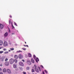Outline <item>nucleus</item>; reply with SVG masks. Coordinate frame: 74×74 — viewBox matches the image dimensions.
<instances>
[{
    "mask_svg": "<svg viewBox=\"0 0 74 74\" xmlns=\"http://www.w3.org/2000/svg\"><path fill=\"white\" fill-rule=\"evenodd\" d=\"M34 69L35 71H36L37 72H39V70L40 71H41V69L39 67H38V68L39 70H38V67L36 65H34Z\"/></svg>",
    "mask_w": 74,
    "mask_h": 74,
    "instance_id": "f257e3e1",
    "label": "nucleus"
},
{
    "mask_svg": "<svg viewBox=\"0 0 74 74\" xmlns=\"http://www.w3.org/2000/svg\"><path fill=\"white\" fill-rule=\"evenodd\" d=\"M14 59H11L9 61L10 63L11 64H12L14 63Z\"/></svg>",
    "mask_w": 74,
    "mask_h": 74,
    "instance_id": "f03ea898",
    "label": "nucleus"
},
{
    "mask_svg": "<svg viewBox=\"0 0 74 74\" xmlns=\"http://www.w3.org/2000/svg\"><path fill=\"white\" fill-rule=\"evenodd\" d=\"M3 45L4 47L8 46V43L7 42V41H5L3 43Z\"/></svg>",
    "mask_w": 74,
    "mask_h": 74,
    "instance_id": "7ed1b4c3",
    "label": "nucleus"
},
{
    "mask_svg": "<svg viewBox=\"0 0 74 74\" xmlns=\"http://www.w3.org/2000/svg\"><path fill=\"white\" fill-rule=\"evenodd\" d=\"M18 57V58L20 59H22L23 58V56H22V55L21 54L19 55Z\"/></svg>",
    "mask_w": 74,
    "mask_h": 74,
    "instance_id": "20e7f679",
    "label": "nucleus"
},
{
    "mask_svg": "<svg viewBox=\"0 0 74 74\" xmlns=\"http://www.w3.org/2000/svg\"><path fill=\"white\" fill-rule=\"evenodd\" d=\"M4 27V26L2 24H0V28L1 29H3Z\"/></svg>",
    "mask_w": 74,
    "mask_h": 74,
    "instance_id": "39448f33",
    "label": "nucleus"
},
{
    "mask_svg": "<svg viewBox=\"0 0 74 74\" xmlns=\"http://www.w3.org/2000/svg\"><path fill=\"white\" fill-rule=\"evenodd\" d=\"M4 59L5 58L4 57L0 58V61H1L2 62H3L4 61Z\"/></svg>",
    "mask_w": 74,
    "mask_h": 74,
    "instance_id": "423d86ee",
    "label": "nucleus"
},
{
    "mask_svg": "<svg viewBox=\"0 0 74 74\" xmlns=\"http://www.w3.org/2000/svg\"><path fill=\"white\" fill-rule=\"evenodd\" d=\"M19 65L21 66H24V64H23V63L22 62H20L19 63Z\"/></svg>",
    "mask_w": 74,
    "mask_h": 74,
    "instance_id": "0eeeda50",
    "label": "nucleus"
},
{
    "mask_svg": "<svg viewBox=\"0 0 74 74\" xmlns=\"http://www.w3.org/2000/svg\"><path fill=\"white\" fill-rule=\"evenodd\" d=\"M7 72L9 73L10 74L11 73V70L9 69H7Z\"/></svg>",
    "mask_w": 74,
    "mask_h": 74,
    "instance_id": "6e6552de",
    "label": "nucleus"
},
{
    "mask_svg": "<svg viewBox=\"0 0 74 74\" xmlns=\"http://www.w3.org/2000/svg\"><path fill=\"white\" fill-rule=\"evenodd\" d=\"M27 63L28 64L30 65L31 64V62H30V61L29 60H28L27 61Z\"/></svg>",
    "mask_w": 74,
    "mask_h": 74,
    "instance_id": "1a4fd4ad",
    "label": "nucleus"
},
{
    "mask_svg": "<svg viewBox=\"0 0 74 74\" xmlns=\"http://www.w3.org/2000/svg\"><path fill=\"white\" fill-rule=\"evenodd\" d=\"M3 41L0 40V46L2 45L3 44Z\"/></svg>",
    "mask_w": 74,
    "mask_h": 74,
    "instance_id": "9d476101",
    "label": "nucleus"
},
{
    "mask_svg": "<svg viewBox=\"0 0 74 74\" xmlns=\"http://www.w3.org/2000/svg\"><path fill=\"white\" fill-rule=\"evenodd\" d=\"M5 65L6 66H8L9 65V63L8 62H6L5 63Z\"/></svg>",
    "mask_w": 74,
    "mask_h": 74,
    "instance_id": "9b49d317",
    "label": "nucleus"
},
{
    "mask_svg": "<svg viewBox=\"0 0 74 74\" xmlns=\"http://www.w3.org/2000/svg\"><path fill=\"white\" fill-rule=\"evenodd\" d=\"M8 36V33L7 32H6L4 34V36L5 37H7Z\"/></svg>",
    "mask_w": 74,
    "mask_h": 74,
    "instance_id": "f8f14e48",
    "label": "nucleus"
},
{
    "mask_svg": "<svg viewBox=\"0 0 74 74\" xmlns=\"http://www.w3.org/2000/svg\"><path fill=\"white\" fill-rule=\"evenodd\" d=\"M13 67L14 68H16L17 67V65L16 64H14L13 65Z\"/></svg>",
    "mask_w": 74,
    "mask_h": 74,
    "instance_id": "ddd939ff",
    "label": "nucleus"
},
{
    "mask_svg": "<svg viewBox=\"0 0 74 74\" xmlns=\"http://www.w3.org/2000/svg\"><path fill=\"white\" fill-rule=\"evenodd\" d=\"M7 71V70L5 68H4L3 70V72L4 73H5Z\"/></svg>",
    "mask_w": 74,
    "mask_h": 74,
    "instance_id": "4468645a",
    "label": "nucleus"
},
{
    "mask_svg": "<svg viewBox=\"0 0 74 74\" xmlns=\"http://www.w3.org/2000/svg\"><path fill=\"white\" fill-rule=\"evenodd\" d=\"M18 58V56L16 55L14 56V58L15 59H17Z\"/></svg>",
    "mask_w": 74,
    "mask_h": 74,
    "instance_id": "2eb2a0df",
    "label": "nucleus"
},
{
    "mask_svg": "<svg viewBox=\"0 0 74 74\" xmlns=\"http://www.w3.org/2000/svg\"><path fill=\"white\" fill-rule=\"evenodd\" d=\"M36 62H37V63H38V61H39V60L38 58H36Z\"/></svg>",
    "mask_w": 74,
    "mask_h": 74,
    "instance_id": "dca6fc26",
    "label": "nucleus"
},
{
    "mask_svg": "<svg viewBox=\"0 0 74 74\" xmlns=\"http://www.w3.org/2000/svg\"><path fill=\"white\" fill-rule=\"evenodd\" d=\"M31 61L33 63H34V60L33 58H32V59H31Z\"/></svg>",
    "mask_w": 74,
    "mask_h": 74,
    "instance_id": "f3484780",
    "label": "nucleus"
},
{
    "mask_svg": "<svg viewBox=\"0 0 74 74\" xmlns=\"http://www.w3.org/2000/svg\"><path fill=\"white\" fill-rule=\"evenodd\" d=\"M28 56L30 57H32V55L30 53H29L28 54Z\"/></svg>",
    "mask_w": 74,
    "mask_h": 74,
    "instance_id": "a211bd4d",
    "label": "nucleus"
},
{
    "mask_svg": "<svg viewBox=\"0 0 74 74\" xmlns=\"http://www.w3.org/2000/svg\"><path fill=\"white\" fill-rule=\"evenodd\" d=\"M8 53V51H5V52H4V54H7V53Z\"/></svg>",
    "mask_w": 74,
    "mask_h": 74,
    "instance_id": "6ab92c4d",
    "label": "nucleus"
},
{
    "mask_svg": "<svg viewBox=\"0 0 74 74\" xmlns=\"http://www.w3.org/2000/svg\"><path fill=\"white\" fill-rule=\"evenodd\" d=\"M11 24H12V29H14V27L13 25H12V23Z\"/></svg>",
    "mask_w": 74,
    "mask_h": 74,
    "instance_id": "aec40b11",
    "label": "nucleus"
},
{
    "mask_svg": "<svg viewBox=\"0 0 74 74\" xmlns=\"http://www.w3.org/2000/svg\"><path fill=\"white\" fill-rule=\"evenodd\" d=\"M20 52H22V51H21V50H18V51H16L17 53H19Z\"/></svg>",
    "mask_w": 74,
    "mask_h": 74,
    "instance_id": "412c9836",
    "label": "nucleus"
},
{
    "mask_svg": "<svg viewBox=\"0 0 74 74\" xmlns=\"http://www.w3.org/2000/svg\"><path fill=\"white\" fill-rule=\"evenodd\" d=\"M10 49L11 51H13L14 50L13 48H10Z\"/></svg>",
    "mask_w": 74,
    "mask_h": 74,
    "instance_id": "4be33fe9",
    "label": "nucleus"
},
{
    "mask_svg": "<svg viewBox=\"0 0 74 74\" xmlns=\"http://www.w3.org/2000/svg\"><path fill=\"white\" fill-rule=\"evenodd\" d=\"M26 69L27 70H29L30 69V68L29 67H27L26 68Z\"/></svg>",
    "mask_w": 74,
    "mask_h": 74,
    "instance_id": "5701e85b",
    "label": "nucleus"
},
{
    "mask_svg": "<svg viewBox=\"0 0 74 74\" xmlns=\"http://www.w3.org/2000/svg\"><path fill=\"white\" fill-rule=\"evenodd\" d=\"M8 58H6L5 59V62H7L8 61Z\"/></svg>",
    "mask_w": 74,
    "mask_h": 74,
    "instance_id": "b1692460",
    "label": "nucleus"
},
{
    "mask_svg": "<svg viewBox=\"0 0 74 74\" xmlns=\"http://www.w3.org/2000/svg\"><path fill=\"white\" fill-rule=\"evenodd\" d=\"M3 52H4V51H0V53L1 54Z\"/></svg>",
    "mask_w": 74,
    "mask_h": 74,
    "instance_id": "393cba45",
    "label": "nucleus"
},
{
    "mask_svg": "<svg viewBox=\"0 0 74 74\" xmlns=\"http://www.w3.org/2000/svg\"><path fill=\"white\" fill-rule=\"evenodd\" d=\"M14 62H15L16 63L17 62V60L15 59L14 60Z\"/></svg>",
    "mask_w": 74,
    "mask_h": 74,
    "instance_id": "a878e982",
    "label": "nucleus"
},
{
    "mask_svg": "<svg viewBox=\"0 0 74 74\" xmlns=\"http://www.w3.org/2000/svg\"><path fill=\"white\" fill-rule=\"evenodd\" d=\"M3 51H7V49H3Z\"/></svg>",
    "mask_w": 74,
    "mask_h": 74,
    "instance_id": "bb28decb",
    "label": "nucleus"
},
{
    "mask_svg": "<svg viewBox=\"0 0 74 74\" xmlns=\"http://www.w3.org/2000/svg\"><path fill=\"white\" fill-rule=\"evenodd\" d=\"M35 71L34 69H32V72H34Z\"/></svg>",
    "mask_w": 74,
    "mask_h": 74,
    "instance_id": "cd10ccee",
    "label": "nucleus"
},
{
    "mask_svg": "<svg viewBox=\"0 0 74 74\" xmlns=\"http://www.w3.org/2000/svg\"><path fill=\"white\" fill-rule=\"evenodd\" d=\"M22 49H23V50H24V51H25V50H26V49H25V48H23Z\"/></svg>",
    "mask_w": 74,
    "mask_h": 74,
    "instance_id": "c85d7f7f",
    "label": "nucleus"
},
{
    "mask_svg": "<svg viewBox=\"0 0 74 74\" xmlns=\"http://www.w3.org/2000/svg\"><path fill=\"white\" fill-rule=\"evenodd\" d=\"M45 73H48V72L47 71H46V70H45Z\"/></svg>",
    "mask_w": 74,
    "mask_h": 74,
    "instance_id": "c756f323",
    "label": "nucleus"
},
{
    "mask_svg": "<svg viewBox=\"0 0 74 74\" xmlns=\"http://www.w3.org/2000/svg\"><path fill=\"white\" fill-rule=\"evenodd\" d=\"M24 46L25 47H28V45H24Z\"/></svg>",
    "mask_w": 74,
    "mask_h": 74,
    "instance_id": "7c9ffc66",
    "label": "nucleus"
},
{
    "mask_svg": "<svg viewBox=\"0 0 74 74\" xmlns=\"http://www.w3.org/2000/svg\"><path fill=\"white\" fill-rule=\"evenodd\" d=\"M36 58V56L35 55H34V59H35Z\"/></svg>",
    "mask_w": 74,
    "mask_h": 74,
    "instance_id": "2f4dec72",
    "label": "nucleus"
},
{
    "mask_svg": "<svg viewBox=\"0 0 74 74\" xmlns=\"http://www.w3.org/2000/svg\"><path fill=\"white\" fill-rule=\"evenodd\" d=\"M14 25H16V26H17V25L15 22H14Z\"/></svg>",
    "mask_w": 74,
    "mask_h": 74,
    "instance_id": "473e14b6",
    "label": "nucleus"
},
{
    "mask_svg": "<svg viewBox=\"0 0 74 74\" xmlns=\"http://www.w3.org/2000/svg\"><path fill=\"white\" fill-rule=\"evenodd\" d=\"M9 24L10 25V23H11V21H10V20H9Z\"/></svg>",
    "mask_w": 74,
    "mask_h": 74,
    "instance_id": "72a5a7b5",
    "label": "nucleus"
},
{
    "mask_svg": "<svg viewBox=\"0 0 74 74\" xmlns=\"http://www.w3.org/2000/svg\"><path fill=\"white\" fill-rule=\"evenodd\" d=\"M41 66L42 68H44V67H43V66H42V65H41V66Z\"/></svg>",
    "mask_w": 74,
    "mask_h": 74,
    "instance_id": "f704fd0d",
    "label": "nucleus"
},
{
    "mask_svg": "<svg viewBox=\"0 0 74 74\" xmlns=\"http://www.w3.org/2000/svg\"><path fill=\"white\" fill-rule=\"evenodd\" d=\"M23 73L24 74H26V73L25 72H23Z\"/></svg>",
    "mask_w": 74,
    "mask_h": 74,
    "instance_id": "c9c22d12",
    "label": "nucleus"
},
{
    "mask_svg": "<svg viewBox=\"0 0 74 74\" xmlns=\"http://www.w3.org/2000/svg\"><path fill=\"white\" fill-rule=\"evenodd\" d=\"M0 74H3L2 72H0Z\"/></svg>",
    "mask_w": 74,
    "mask_h": 74,
    "instance_id": "e433bc0d",
    "label": "nucleus"
},
{
    "mask_svg": "<svg viewBox=\"0 0 74 74\" xmlns=\"http://www.w3.org/2000/svg\"><path fill=\"white\" fill-rule=\"evenodd\" d=\"M22 61H23L24 62H25V60H22Z\"/></svg>",
    "mask_w": 74,
    "mask_h": 74,
    "instance_id": "4c0bfd02",
    "label": "nucleus"
},
{
    "mask_svg": "<svg viewBox=\"0 0 74 74\" xmlns=\"http://www.w3.org/2000/svg\"><path fill=\"white\" fill-rule=\"evenodd\" d=\"M2 70V69L1 68H0V71H1Z\"/></svg>",
    "mask_w": 74,
    "mask_h": 74,
    "instance_id": "58836bf2",
    "label": "nucleus"
},
{
    "mask_svg": "<svg viewBox=\"0 0 74 74\" xmlns=\"http://www.w3.org/2000/svg\"><path fill=\"white\" fill-rule=\"evenodd\" d=\"M42 73H43V74H45V73H44V72L43 71V72H42Z\"/></svg>",
    "mask_w": 74,
    "mask_h": 74,
    "instance_id": "ea45409f",
    "label": "nucleus"
},
{
    "mask_svg": "<svg viewBox=\"0 0 74 74\" xmlns=\"http://www.w3.org/2000/svg\"><path fill=\"white\" fill-rule=\"evenodd\" d=\"M10 18H12V16H11V15H10Z\"/></svg>",
    "mask_w": 74,
    "mask_h": 74,
    "instance_id": "a19ab883",
    "label": "nucleus"
},
{
    "mask_svg": "<svg viewBox=\"0 0 74 74\" xmlns=\"http://www.w3.org/2000/svg\"><path fill=\"white\" fill-rule=\"evenodd\" d=\"M1 66H3V65H2V64H1Z\"/></svg>",
    "mask_w": 74,
    "mask_h": 74,
    "instance_id": "79ce46f5",
    "label": "nucleus"
},
{
    "mask_svg": "<svg viewBox=\"0 0 74 74\" xmlns=\"http://www.w3.org/2000/svg\"><path fill=\"white\" fill-rule=\"evenodd\" d=\"M9 44L11 45V42H9Z\"/></svg>",
    "mask_w": 74,
    "mask_h": 74,
    "instance_id": "37998d69",
    "label": "nucleus"
},
{
    "mask_svg": "<svg viewBox=\"0 0 74 74\" xmlns=\"http://www.w3.org/2000/svg\"><path fill=\"white\" fill-rule=\"evenodd\" d=\"M11 51V50H9V52H10Z\"/></svg>",
    "mask_w": 74,
    "mask_h": 74,
    "instance_id": "c03bdc74",
    "label": "nucleus"
},
{
    "mask_svg": "<svg viewBox=\"0 0 74 74\" xmlns=\"http://www.w3.org/2000/svg\"><path fill=\"white\" fill-rule=\"evenodd\" d=\"M9 32H10V29L9 28Z\"/></svg>",
    "mask_w": 74,
    "mask_h": 74,
    "instance_id": "a18cd8bd",
    "label": "nucleus"
},
{
    "mask_svg": "<svg viewBox=\"0 0 74 74\" xmlns=\"http://www.w3.org/2000/svg\"><path fill=\"white\" fill-rule=\"evenodd\" d=\"M25 44H26V42H25Z\"/></svg>",
    "mask_w": 74,
    "mask_h": 74,
    "instance_id": "49530a36",
    "label": "nucleus"
},
{
    "mask_svg": "<svg viewBox=\"0 0 74 74\" xmlns=\"http://www.w3.org/2000/svg\"><path fill=\"white\" fill-rule=\"evenodd\" d=\"M13 34H13V33H12V34L13 35Z\"/></svg>",
    "mask_w": 74,
    "mask_h": 74,
    "instance_id": "de8ad7c7",
    "label": "nucleus"
},
{
    "mask_svg": "<svg viewBox=\"0 0 74 74\" xmlns=\"http://www.w3.org/2000/svg\"><path fill=\"white\" fill-rule=\"evenodd\" d=\"M0 58H1V57H0Z\"/></svg>",
    "mask_w": 74,
    "mask_h": 74,
    "instance_id": "09e8293b",
    "label": "nucleus"
},
{
    "mask_svg": "<svg viewBox=\"0 0 74 74\" xmlns=\"http://www.w3.org/2000/svg\"><path fill=\"white\" fill-rule=\"evenodd\" d=\"M1 66V65L0 64V66Z\"/></svg>",
    "mask_w": 74,
    "mask_h": 74,
    "instance_id": "8fccbe9b",
    "label": "nucleus"
},
{
    "mask_svg": "<svg viewBox=\"0 0 74 74\" xmlns=\"http://www.w3.org/2000/svg\"><path fill=\"white\" fill-rule=\"evenodd\" d=\"M1 49V48H0V49Z\"/></svg>",
    "mask_w": 74,
    "mask_h": 74,
    "instance_id": "3c124183",
    "label": "nucleus"
}]
</instances>
